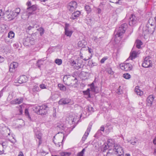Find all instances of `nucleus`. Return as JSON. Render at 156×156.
I'll return each instance as SVG.
<instances>
[{"label": "nucleus", "instance_id": "obj_40", "mask_svg": "<svg viewBox=\"0 0 156 156\" xmlns=\"http://www.w3.org/2000/svg\"><path fill=\"white\" fill-rule=\"evenodd\" d=\"M85 151V148L83 149L81 151L78 153L77 156H84Z\"/></svg>", "mask_w": 156, "mask_h": 156}, {"label": "nucleus", "instance_id": "obj_8", "mask_svg": "<svg viewBox=\"0 0 156 156\" xmlns=\"http://www.w3.org/2000/svg\"><path fill=\"white\" fill-rule=\"evenodd\" d=\"M23 42L24 46H30L34 44L33 39L31 37H25L23 40Z\"/></svg>", "mask_w": 156, "mask_h": 156}, {"label": "nucleus", "instance_id": "obj_20", "mask_svg": "<svg viewBox=\"0 0 156 156\" xmlns=\"http://www.w3.org/2000/svg\"><path fill=\"white\" fill-rule=\"evenodd\" d=\"M156 25L155 20H148L146 26L149 28V25H150L151 27L153 26L154 27Z\"/></svg>", "mask_w": 156, "mask_h": 156}, {"label": "nucleus", "instance_id": "obj_52", "mask_svg": "<svg viewBox=\"0 0 156 156\" xmlns=\"http://www.w3.org/2000/svg\"><path fill=\"white\" fill-rule=\"evenodd\" d=\"M17 98L12 100L11 101L10 103L12 104L16 105L18 104L17 102Z\"/></svg>", "mask_w": 156, "mask_h": 156}, {"label": "nucleus", "instance_id": "obj_58", "mask_svg": "<svg viewBox=\"0 0 156 156\" xmlns=\"http://www.w3.org/2000/svg\"><path fill=\"white\" fill-rule=\"evenodd\" d=\"M120 87H119L116 90L117 93L119 94H121L122 93V90L120 89Z\"/></svg>", "mask_w": 156, "mask_h": 156}, {"label": "nucleus", "instance_id": "obj_49", "mask_svg": "<svg viewBox=\"0 0 156 156\" xmlns=\"http://www.w3.org/2000/svg\"><path fill=\"white\" fill-rule=\"evenodd\" d=\"M128 142L130 143L132 145H134L136 143V140L135 139L131 140H127Z\"/></svg>", "mask_w": 156, "mask_h": 156}, {"label": "nucleus", "instance_id": "obj_30", "mask_svg": "<svg viewBox=\"0 0 156 156\" xmlns=\"http://www.w3.org/2000/svg\"><path fill=\"white\" fill-rule=\"evenodd\" d=\"M44 64V61L42 59L38 60L37 63V66H38L39 68H40L41 66L43 65Z\"/></svg>", "mask_w": 156, "mask_h": 156}, {"label": "nucleus", "instance_id": "obj_39", "mask_svg": "<svg viewBox=\"0 0 156 156\" xmlns=\"http://www.w3.org/2000/svg\"><path fill=\"white\" fill-rule=\"evenodd\" d=\"M48 153L44 151L43 150H41L38 153L39 154H40L42 156H44L47 154Z\"/></svg>", "mask_w": 156, "mask_h": 156}, {"label": "nucleus", "instance_id": "obj_45", "mask_svg": "<svg viewBox=\"0 0 156 156\" xmlns=\"http://www.w3.org/2000/svg\"><path fill=\"white\" fill-rule=\"evenodd\" d=\"M36 137L39 140L41 139V134L39 132H38L36 133Z\"/></svg>", "mask_w": 156, "mask_h": 156}, {"label": "nucleus", "instance_id": "obj_57", "mask_svg": "<svg viewBox=\"0 0 156 156\" xmlns=\"http://www.w3.org/2000/svg\"><path fill=\"white\" fill-rule=\"evenodd\" d=\"M6 87H4L0 91V98L3 96V91L6 89Z\"/></svg>", "mask_w": 156, "mask_h": 156}, {"label": "nucleus", "instance_id": "obj_42", "mask_svg": "<svg viewBox=\"0 0 156 156\" xmlns=\"http://www.w3.org/2000/svg\"><path fill=\"white\" fill-rule=\"evenodd\" d=\"M108 144L109 145V146H111L112 145L114 144V145L115 144H114V140L113 139H109L108 140Z\"/></svg>", "mask_w": 156, "mask_h": 156}, {"label": "nucleus", "instance_id": "obj_44", "mask_svg": "<svg viewBox=\"0 0 156 156\" xmlns=\"http://www.w3.org/2000/svg\"><path fill=\"white\" fill-rule=\"evenodd\" d=\"M38 30L40 32V33L41 36H42L44 34V30L42 27H40L38 29Z\"/></svg>", "mask_w": 156, "mask_h": 156}, {"label": "nucleus", "instance_id": "obj_32", "mask_svg": "<svg viewBox=\"0 0 156 156\" xmlns=\"http://www.w3.org/2000/svg\"><path fill=\"white\" fill-rule=\"evenodd\" d=\"M14 33L12 31H10L8 33V37L10 39H12L14 37Z\"/></svg>", "mask_w": 156, "mask_h": 156}, {"label": "nucleus", "instance_id": "obj_12", "mask_svg": "<svg viewBox=\"0 0 156 156\" xmlns=\"http://www.w3.org/2000/svg\"><path fill=\"white\" fill-rule=\"evenodd\" d=\"M71 101V100L69 98H64L60 99L58 101V103L60 105H65L69 103Z\"/></svg>", "mask_w": 156, "mask_h": 156}, {"label": "nucleus", "instance_id": "obj_19", "mask_svg": "<svg viewBox=\"0 0 156 156\" xmlns=\"http://www.w3.org/2000/svg\"><path fill=\"white\" fill-rule=\"evenodd\" d=\"M27 80V77L25 75H22L20 76L19 80V82L20 83H23L26 82Z\"/></svg>", "mask_w": 156, "mask_h": 156}, {"label": "nucleus", "instance_id": "obj_24", "mask_svg": "<svg viewBox=\"0 0 156 156\" xmlns=\"http://www.w3.org/2000/svg\"><path fill=\"white\" fill-rule=\"evenodd\" d=\"M86 44V43L83 40L79 41L78 43V45L80 47L83 48L85 47Z\"/></svg>", "mask_w": 156, "mask_h": 156}, {"label": "nucleus", "instance_id": "obj_3", "mask_svg": "<svg viewBox=\"0 0 156 156\" xmlns=\"http://www.w3.org/2000/svg\"><path fill=\"white\" fill-rule=\"evenodd\" d=\"M127 27L128 25L126 23H124L122 24L119 27L118 30L117 29H116L117 31L116 35L118 37L121 38V36L125 33Z\"/></svg>", "mask_w": 156, "mask_h": 156}, {"label": "nucleus", "instance_id": "obj_2", "mask_svg": "<svg viewBox=\"0 0 156 156\" xmlns=\"http://www.w3.org/2000/svg\"><path fill=\"white\" fill-rule=\"evenodd\" d=\"M49 110V107L46 105L37 106L34 107V110L38 115H45Z\"/></svg>", "mask_w": 156, "mask_h": 156}, {"label": "nucleus", "instance_id": "obj_51", "mask_svg": "<svg viewBox=\"0 0 156 156\" xmlns=\"http://www.w3.org/2000/svg\"><path fill=\"white\" fill-rule=\"evenodd\" d=\"M65 139V137L64 136L63 137L62 142V143L58 142V144H56L55 143V144L56 146H57L60 147L61 145L62 144V142H63V140Z\"/></svg>", "mask_w": 156, "mask_h": 156}, {"label": "nucleus", "instance_id": "obj_55", "mask_svg": "<svg viewBox=\"0 0 156 156\" xmlns=\"http://www.w3.org/2000/svg\"><path fill=\"white\" fill-rule=\"evenodd\" d=\"M40 88L42 89H45L47 88L46 85L42 83L40 84L39 86Z\"/></svg>", "mask_w": 156, "mask_h": 156}, {"label": "nucleus", "instance_id": "obj_61", "mask_svg": "<svg viewBox=\"0 0 156 156\" xmlns=\"http://www.w3.org/2000/svg\"><path fill=\"white\" fill-rule=\"evenodd\" d=\"M107 59V57H104L102 58L100 62L102 63H104L105 61Z\"/></svg>", "mask_w": 156, "mask_h": 156}, {"label": "nucleus", "instance_id": "obj_11", "mask_svg": "<svg viewBox=\"0 0 156 156\" xmlns=\"http://www.w3.org/2000/svg\"><path fill=\"white\" fill-rule=\"evenodd\" d=\"M149 29L147 27H144L142 29V36H144L145 39H147L149 36Z\"/></svg>", "mask_w": 156, "mask_h": 156}, {"label": "nucleus", "instance_id": "obj_23", "mask_svg": "<svg viewBox=\"0 0 156 156\" xmlns=\"http://www.w3.org/2000/svg\"><path fill=\"white\" fill-rule=\"evenodd\" d=\"M105 5L104 3H101L98 7L97 9V12L98 14H101L102 13V10L103 9V5Z\"/></svg>", "mask_w": 156, "mask_h": 156}, {"label": "nucleus", "instance_id": "obj_26", "mask_svg": "<svg viewBox=\"0 0 156 156\" xmlns=\"http://www.w3.org/2000/svg\"><path fill=\"white\" fill-rule=\"evenodd\" d=\"M18 15L15 12H13V11L12 12L11 16V17L10 18L9 15H8L7 16V18L9 19L11 18L10 20H13Z\"/></svg>", "mask_w": 156, "mask_h": 156}, {"label": "nucleus", "instance_id": "obj_28", "mask_svg": "<svg viewBox=\"0 0 156 156\" xmlns=\"http://www.w3.org/2000/svg\"><path fill=\"white\" fill-rule=\"evenodd\" d=\"M40 91L39 87L37 85H35L33 86L32 88V91L34 92H38Z\"/></svg>", "mask_w": 156, "mask_h": 156}, {"label": "nucleus", "instance_id": "obj_60", "mask_svg": "<svg viewBox=\"0 0 156 156\" xmlns=\"http://www.w3.org/2000/svg\"><path fill=\"white\" fill-rule=\"evenodd\" d=\"M70 154V153L67 152H63L62 154V156H69Z\"/></svg>", "mask_w": 156, "mask_h": 156}, {"label": "nucleus", "instance_id": "obj_21", "mask_svg": "<svg viewBox=\"0 0 156 156\" xmlns=\"http://www.w3.org/2000/svg\"><path fill=\"white\" fill-rule=\"evenodd\" d=\"M134 91L137 95L140 96L142 95L143 94V92L140 89L139 87L138 86L136 87Z\"/></svg>", "mask_w": 156, "mask_h": 156}, {"label": "nucleus", "instance_id": "obj_38", "mask_svg": "<svg viewBox=\"0 0 156 156\" xmlns=\"http://www.w3.org/2000/svg\"><path fill=\"white\" fill-rule=\"evenodd\" d=\"M55 62L57 65H60L62 64V61L61 59L57 58L55 60Z\"/></svg>", "mask_w": 156, "mask_h": 156}, {"label": "nucleus", "instance_id": "obj_50", "mask_svg": "<svg viewBox=\"0 0 156 156\" xmlns=\"http://www.w3.org/2000/svg\"><path fill=\"white\" fill-rule=\"evenodd\" d=\"M20 12V9L19 8H16L15 10H13V12H15L18 15Z\"/></svg>", "mask_w": 156, "mask_h": 156}, {"label": "nucleus", "instance_id": "obj_33", "mask_svg": "<svg viewBox=\"0 0 156 156\" xmlns=\"http://www.w3.org/2000/svg\"><path fill=\"white\" fill-rule=\"evenodd\" d=\"M60 94L58 92H55V94L52 95V97L53 99H56L58 98L59 95Z\"/></svg>", "mask_w": 156, "mask_h": 156}, {"label": "nucleus", "instance_id": "obj_59", "mask_svg": "<svg viewBox=\"0 0 156 156\" xmlns=\"http://www.w3.org/2000/svg\"><path fill=\"white\" fill-rule=\"evenodd\" d=\"M4 15V13L2 11V9H0V19L2 18Z\"/></svg>", "mask_w": 156, "mask_h": 156}, {"label": "nucleus", "instance_id": "obj_29", "mask_svg": "<svg viewBox=\"0 0 156 156\" xmlns=\"http://www.w3.org/2000/svg\"><path fill=\"white\" fill-rule=\"evenodd\" d=\"M58 86L59 87L60 89L61 90H62L63 91H65L66 90V88L65 87V86H64V85H63V84H60V83L58 84Z\"/></svg>", "mask_w": 156, "mask_h": 156}, {"label": "nucleus", "instance_id": "obj_25", "mask_svg": "<svg viewBox=\"0 0 156 156\" xmlns=\"http://www.w3.org/2000/svg\"><path fill=\"white\" fill-rule=\"evenodd\" d=\"M84 110L85 111H87L88 112H93L94 111V108L92 107L87 106L84 108Z\"/></svg>", "mask_w": 156, "mask_h": 156}, {"label": "nucleus", "instance_id": "obj_47", "mask_svg": "<svg viewBox=\"0 0 156 156\" xmlns=\"http://www.w3.org/2000/svg\"><path fill=\"white\" fill-rule=\"evenodd\" d=\"M17 102L18 104H20L23 102V98L22 97H20L19 98H17Z\"/></svg>", "mask_w": 156, "mask_h": 156}, {"label": "nucleus", "instance_id": "obj_35", "mask_svg": "<svg viewBox=\"0 0 156 156\" xmlns=\"http://www.w3.org/2000/svg\"><path fill=\"white\" fill-rule=\"evenodd\" d=\"M90 89L88 88L86 91H83V93L84 95H87L88 98L90 97Z\"/></svg>", "mask_w": 156, "mask_h": 156}, {"label": "nucleus", "instance_id": "obj_43", "mask_svg": "<svg viewBox=\"0 0 156 156\" xmlns=\"http://www.w3.org/2000/svg\"><path fill=\"white\" fill-rule=\"evenodd\" d=\"M123 77L126 79H129L130 78L131 76L128 73H126L123 74Z\"/></svg>", "mask_w": 156, "mask_h": 156}, {"label": "nucleus", "instance_id": "obj_10", "mask_svg": "<svg viewBox=\"0 0 156 156\" xmlns=\"http://www.w3.org/2000/svg\"><path fill=\"white\" fill-rule=\"evenodd\" d=\"M78 117L75 114L70 115L68 117V122L70 124H73L77 121Z\"/></svg>", "mask_w": 156, "mask_h": 156}, {"label": "nucleus", "instance_id": "obj_14", "mask_svg": "<svg viewBox=\"0 0 156 156\" xmlns=\"http://www.w3.org/2000/svg\"><path fill=\"white\" fill-rule=\"evenodd\" d=\"M92 125L89 124L88 125V127L87 129L85 132L84 135L83 136L82 138V140L83 141H85V140L87 139V137L89 134L90 131V129L91 128Z\"/></svg>", "mask_w": 156, "mask_h": 156}, {"label": "nucleus", "instance_id": "obj_13", "mask_svg": "<svg viewBox=\"0 0 156 156\" xmlns=\"http://www.w3.org/2000/svg\"><path fill=\"white\" fill-rule=\"evenodd\" d=\"M140 53L138 51H132V52L130 54V56L129 58L126 60V62L127 61L129 60H131V61H132V59L133 58H135L137 56V55Z\"/></svg>", "mask_w": 156, "mask_h": 156}, {"label": "nucleus", "instance_id": "obj_36", "mask_svg": "<svg viewBox=\"0 0 156 156\" xmlns=\"http://www.w3.org/2000/svg\"><path fill=\"white\" fill-rule=\"evenodd\" d=\"M85 9L87 13H90L91 11V9L89 5H86L85 6Z\"/></svg>", "mask_w": 156, "mask_h": 156}, {"label": "nucleus", "instance_id": "obj_18", "mask_svg": "<svg viewBox=\"0 0 156 156\" xmlns=\"http://www.w3.org/2000/svg\"><path fill=\"white\" fill-rule=\"evenodd\" d=\"M105 128L103 125L101 126L100 128V129L97 132L96 135L98 136L103 135L104 132Z\"/></svg>", "mask_w": 156, "mask_h": 156}, {"label": "nucleus", "instance_id": "obj_53", "mask_svg": "<svg viewBox=\"0 0 156 156\" xmlns=\"http://www.w3.org/2000/svg\"><path fill=\"white\" fill-rule=\"evenodd\" d=\"M110 146H109V145L108 144H105L104 146L103 152L105 151Z\"/></svg>", "mask_w": 156, "mask_h": 156}, {"label": "nucleus", "instance_id": "obj_15", "mask_svg": "<svg viewBox=\"0 0 156 156\" xmlns=\"http://www.w3.org/2000/svg\"><path fill=\"white\" fill-rule=\"evenodd\" d=\"M18 66V63L13 62L11 63L9 66V71L10 72H13L15 70V68Z\"/></svg>", "mask_w": 156, "mask_h": 156}, {"label": "nucleus", "instance_id": "obj_7", "mask_svg": "<svg viewBox=\"0 0 156 156\" xmlns=\"http://www.w3.org/2000/svg\"><path fill=\"white\" fill-rule=\"evenodd\" d=\"M70 63L74 68L76 69H78L81 68L82 66L81 63L80 62L79 60L77 59L75 60L71 59L70 61Z\"/></svg>", "mask_w": 156, "mask_h": 156}, {"label": "nucleus", "instance_id": "obj_56", "mask_svg": "<svg viewBox=\"0 0 156 156\" xmlns=\"http://www.w3.org/2000/svg\"><path fill=\"white\" fill-rule=\"evenodd\" d=\"M112 130V128L111 126H109L108 127H107V129H105V131L106 132L108 133H109V132H111Z\"/></svg>", "mask_w": 156, "mask_h": 156}, {"label": "nucleus", "instance_id": "obj_5", "mask_svg": "<svg viewBox=\"0 0 156 156\" xmlns=\"http://www.w3.org/2000/svg\"><path fill=\"white\" fill-rule=\"evenodd\" d=\"M151 58L150 56L146 57L144 59V61L142 63V66L144 68H148L152 66V61L151 59Z\"/></svg>", "mask_w": 156, "mask_h": 156}, {"label": "nucleus", "instance_id": "obj_41", "mask_svg": "<svg viewBox=\"0 0 156 156\" xmlns=\"http://www.w3.org/2000/svg\"><path fill=\"white\" fill-rule=\"evenodd\" d=\"M23 107V106L22 105H20L19 106L16 107V108H17L19 110V111L20 112L19 115H21L23 113V111L22 108Z\"/></svg>", "mask_w": 156, "mask_h": 156}, {"label": "nucleus", "instance_id": "obj_17", "mask_svg": "<svg viewBox=\"0 0 156 156\" xmlns=\"http://www.w3.org/2000/svg\"><path fill=\"white\" fill-rule=\"evenodd\" d=\"M81 15V12L79 11H77L75 12L74 13H72L71 15L70 18L72 20H75V19H78L79 17Z\"/></svg>", "mask_w": 156, "mask_h": 156}, {"label": "nucleus", "instance_id": "obj_37", "mask_svg": "<svg viewBox=\"0 0 156 156\" xmlns=\"http://www.w3.org/2000/svg\"><path fill=\"white\" fill-rule=\"evenodd\" d=\"M37 9V7L36 5H33L31 6V7H28L27 8V10H32L33 11H35Z\"/></svg>", "mask_w": 156, "mask_h": 156}, {"label": "nucleus", "instance_id": "obj_63", "mask_svg": "<svg viewBox=\"0 0 156 156\" xmlns=\"http://www.w3.org/2000/svg\"><path fill=\"white\" fill-rule=\"evenodd\" d=\"M1 27L2 28L1 31H3L5 30V26L4 25V24L1 25Z\"/></svg>", "mask_w": 156, "mask_h": 156}, {"label": "nucleus", "instance_id": "obj_34", "mask_svg": "<svg viewBox=\"0 0 156 156\" xmlns=\"http://www.w3.org/2000/svg\"><path fill=\"white\" fill-rule=\"evenodd\" d=\"M136 23V20H129V24L130 26H134Z\"/></svg>", "mask_w": 156, "mask_h": 156}, {"label": "nucleus", "instance_id": "obj_16", "mask_svg": "<svg viewBox=\"0 0 156 156\" xmlns=\"http://www.w3.org/2000/svg\"><path fill=\"white\" fill-rule=\"evenodd\" d=\"M154 99V97L153 95H149L147 99V105L148 106H151L152 104V103Z\"/></svg>", "mask_w": 156, "mask_h": 156}, {"label": "nucleus", "instance_id": "obj_48", "mask_svg": "<svg viewBox=\"0 0 156 156\" xmlns=\"http://www.w3.org/2000/svg\"><path fill=\"white\" fill-rule=\"evenodd\" d=\"M100 37H99V38H98L97 37L95 36L93 37L92 38V40L95 41V42H98L100 41Z\"/></svg>", "mask_w": 156, "mask_h": 156}, {"label": "nucleus", "instance_id": "obj_46", "mask_svg": "<svg viewBox=\"0 0 156 156\" xmlns=\"http://www.w3.org/2000/svg\"><path fill=\"white\" fill-rule=\"evenodd\" d=\"M25 114L26 115L28 116V118L30 119V117L29 114L28 109V108H26L25 110Z\"/></svg>", "mask_w": 156, "mask_h": 156}, {"label": "nucleus", "instance_id": "obj_22", "mask_svg": "<svg viewBox=\"0 0 156 156\" xmlns=\"http://www.w3.org/2000/svg\"><path fill=\"white\" fill-rule=\"evenodd\" d=\"M32 14V12H24L21 16L22 19L23 20H25L29 18L30 16Z\"/></svg>", "mask_w": 156, "mask_h": 156}, {"label": "nucleus", "instance_id": "obj_4", "mask_svg": "<svg viewBox=\"0 0 156 156\" xmlns=\"http://www.w3.org/2000/svg\"><path fill=\"white\" fill-rule=\"evenodd\" d=\"M77 4L75 1H72L69 2L67 5V9L70 12H72L75 11L77 8Z\"/></svg>", "mask_w": 156, "mask_h": 156}, {"label": "nucleus", "instance_id": "obj_62", "mask_svg": "<svg viewBox=\"0 0 156 156\" xmlns=\"http://www.w3.org/2000/svg\"><path fill=\"white\" fill-rule=\"evenodd\" d=\"M27 5L28 6V7H30L31 6V2L28 1L26 3Z\"/></svg>", "mask_w": 156, "mask_h": 156}, {"label": "nucleus", "instance_id": "obj_6", "mask_svg": "<svg viewBox=\"0 0 156 156\" xmlns=\"http://www.w3.org/2000/svg\"><path fill=\"white\" fill-rule=\"evenodd\" d=\"M121 69L126 71H130L132 69V65L130 63H127L126 62L120 64Z\"/></svg>", "mask_w": 156, "mask_h": 156}, {"label": "nucleus", "instance_id": "obj_31", "mask_svg": "<svg viewBox=\"0 0 156 156\" xmlns=\"http://www.w3.org/2000/svg\"><path fill=\"white\" fill-rule=\"evenodd\" d=\"M109 2H111L115 3L116 4H119L121 5L122 3V2H120V0H108Z\"/></svg>", "mask_w": 156, "mask_h": 156}, {"label": "nucleus", "instance_id": "obj_9", "mask_svg": "<svg viewBox=\"0 0 156 156\" xmlns=\"http://www.w3.org/2000/svg\"><path fill=\"white\" fill-rule=\"evenodd\" d=\"M70 25L67 23L65 24V34L68 37H71L73 34V31L69 29Z\"/></svg>", "mask_w": 156, "mask_h": 156}, {"label": "nucleus", "instance_id": "obj_54", "mask_svg": "<svg viewBox=\"0 0 156 156\" xmlns=\"http://www.w3.org/2000/svg\"><path fill=\"white\" fill-rule=\"evenodd\" d=\"M107 71L108 73L110 74H113L114 72L112 71V69L110 68H108L107 69Z\"/></svg>", "mask_w": 156, "mask_h": 156}, {"label": "nucleus", "instance_id": "obj_27", "mask_svg": "<svg viewBox=\"0 0 156 156\" xmlns=\"http://www.w3.org/2000/svg\"><path fill=\"white\" fill-rule=\"evenodd\" d=\"M136 47L140 49L141 48V45L143 44L142 41L140 40H137L136 41Z\"/></svg>", "mask_w": 156, "mask_h": 156}, {"label": "nucleus", "instance_id": "obj_1", "mask_svg": "<svg viewBox=\"0 0 156 156\" xmlns=\"http://www.w3.org/2000/svg\"><path fill=\"white\" fill-rule=\"evenodd\" d=\"M124 151L122 148L117 144L114 145L112 150H109L107 153L106 156H124Z\"/></svg>", "mask_w": 156, "mask_h": 156}, {"label": "nucleus", "instance_id": "obj_64", "mask_svg": "<svg viewBox=\"0 0 156 156\" xmlns=\"http://www.w3.org/2000/svg\"><path fill=\"white\" fill-rule=\"evenodd\" d=\"M135 18V16L133 14H131V16L129 17V20H134Z\"/></svg>", "mask_w": 156, "mask_h": 156}]
</instances>
